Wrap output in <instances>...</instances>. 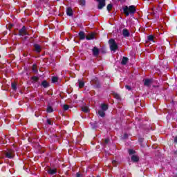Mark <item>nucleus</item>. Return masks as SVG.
<instances>
[{
	"mask_svg": "<svg viewBox=\"0 0 177 177\" xmlns=\"http://www.w3.org/2000/svg\"><path fill=\"white\" fill-rule=\"evenodd\" d=\"M136 12V7L133 5L129 6H125L123 7V13H124L126 17L129 16V15H133Z\"/></svg>",
	"mask_w": 177,
	"mask_h": 177,
	"instance_id": "1",
	"label": "nucleus"
},
{
	"mask_svg": "<svg viewBox=\"0 0 177 177\" xmlns=\"http://www.w3.org/2000/svg\"><path fill=\"white\" fill-rule=\"evenodd\" d=\"M91 85H92L95 89H100V88H102V84H100L99 79L96 77H93L91 79Z\"/></svg>",
	"mask_w": 177,
	"mask_h": 177,
	"instance_id": "2",
	"label": "nucleus"
},
{
	"mask_svg": "<svg viewBox=\"0 0 177 177\" xmlns=\"http://www.w3.org/2000/svg\"><path fill=\"white\" fill-rule=\"evenodd\" d=\"M109 44L110 46V50H111V52H115L118 49V44H117L114 39H110L109 40Z\"/></svg>",
	"mask_w": 177,
	"mask_h": 177,
	"instance_id": "3",
	"label": "nucleus"
},
{
	"mask_svg": "<svg viewBox=\"0 0 177 177\" xmlns=\"http://www.w3.org/2000/svg\"><path fill=\"white\" fill-rule=\"evenodd\" d=\"M5 156L6 158H10V160H12V158H15V150H8L7 151L5 152Z\"/></svg>",
	"mask_w": 177,
	"mask_h": 177,
	"instance_id": "4",
	"label": "nucleus"
},
{
	"mask_svg": "<svg viewBox=\"0 0 177 177\" xmlns=\"http://www.w3.org/2000/svg\"><path fill=\"white\" fill-rule=\"evenodd\" d=\"M19 37H24V35H30L27 32V28L26 26H23L19 30Z\"/></svg>",
	"mask_w": 177,
	"mask_h": 177,
	"instance_id": "5",
	"label": "nucleus"
},
{
	"mask_svg": "<svg viewBox=\"0 0 177 177\" xmlns=\"http://www.w3.org/2000/svg\"><path fill=\"white\" fill-rule=\"evenodd\" d=\"M98 2L97 9L102 10L106 6V0H97Z\"/></svg>",
	"mask_w": 177,
	"mask_h": 177,
	"instance_id": "6",
	"label": "nucleus"
},
{
	"mask_svg": "<svg viewBox=\"0 0 177 177\" xmlns=\"http://www.w3.org/2000/svg\"><path fill=\"white\" fill-rule=\"evenodd\" d=\"M34 50L36 52V53H41L42 50V47L39 44H35L33 45Z\"/></svg>",
	"mask_w": 177,
	"mask_h": 177,
	"instance_id": "7",
	"label": "nucleus"
},
{
	"mask_svg": "<svg viewBox=\"0 0 177 177\" xmlns=\"http://www.w3.org/2000/svg\"><path fill=\"white\" fill-rule=\"evenodd\" d=\"M96 35L95 32L88 33L87 36H86V39L87 41H92V39H95V37Z\"/></svg>",
	"mask_w": 177,
	"mask_h": 177,
	"instance_id": "8",
	"label": "nucleus"
},
{
	"mask_svg": "<svg viewBox=\"0 0 177 177\" xmlns=\"http://www.w3.org/2000/svg\"><path fill=\"white\" fill-rule=\"evenodd\" d=\"M92 52L93 56H99V53H100V50H99V48H97V47H94L92 49Z\"/></svg>",
	"mask_w": 177,
	"mask_h": 177,
	"instance_id": "9",
	"label": "nucleus"
},
{
	"mask_svg": "<svg viewBox=\"0 0 177 177\" xmlns=\"http://www.w3.org/2000/svg\"><path fill=\"white\" fill-rule=\"evenodd\" d=\"M57 173V169L49 168L48 170V174H49V175H55Z\"/></svg>",
	"mask_w": 177,
	"mask_h": 177,
	"instance_id": "10",
	"label": "nucleus"
},
{
	"mask_svg": "<svg viewBox=\"0 0 177 177\" xmlns=\"http://www.w3.org/2000/svg\"><path fill=\"white\" fill-rule=\"evenodd\" d=\"M79 38L81 41H84V39H85V38H86V36H85V32L84 31H80L79 32Z\"/></svg>",
	"mask_w": 177,
	"mask_h": 177,
	"instance_id": "11",
	"label": "nucleus"
},
{
	"mask_svg": "<svg viewBox=\"0 0 177 177\" xmlns=\"http://www.w3.org/2000/svg\"><path fill=\"white\" fill-rule=\"evenodd\" d=\"M122 35L123 37H124V38H128V37H129L130 33H129V30H128V29H123L122 30Z\"/></svg>",
	"mask_w": 177,
	"mask_h": 177,
	"instance_id": "12",
	"label": "nucleus"
},
{
	"mask_svg": "<svg viewBox=\"0 0 177 177\" xmlns=\"http://www.w3.org/2000/svg\"><path fill=\"white\" fill-rule=\"evenodd\" d=\"M129 61V59L127 57H123L121 61V64H122V66H126V64H128V62Z\"/></svg>",
	"mask_w": 177,
	"mask_h": 177,
	"instance_id": "13",
	"label": "nucleus"
},
{
	"mask_svg": "<svg viewBox=\"0 0 177 177\" xmlns=\"http://www.w3.org/2000/svg\"><path fill=\"white\" fill-rule=\"evenodd\" d=\"M66 15L67 16H73V15H74V12H73V8H71V7L68 8L66 9Z\"/></svg>",
	"mask_w": 177,
	"mask_h": 177,
	"instance_id": "14",
	"label": "nucleus"
},
{
	"mask_svg": "<svg viewBox=\"0 0 177 177\" xmlns=\"http://www.w3.org/2000/svg\"><path fill=\"white\" fill-rule=\"evenodd\" d=\"M50 85L49 84V82H48V81L46 80H43L41 82V86H43V88H49Z\"/></svg>",
	"mask_w": 177,
	"mask_h": 177,
	"instance_id": "15",
	"label": "nucleus"
},
{
	"mask_svg": "<svg viewBox=\"0 0 177 177\" xmlns=\"http://www.w3.org/2000/svg\"><path fill=\"white\" fill-rule=\"evenodd\" d=\"M101 110H102L103 111H107L109 110V105L106 104H102Z\"/></svg>",
	"mask_w": 177,
	"mask_h": 177,
	"instance_id": "16",
	"label": "nucleus"
},
{
	"mask_svg": "<svg viewBox=\"0 0 177 177\" xmlns=\"http://www.w3.org/2000/svg\"><path fill=\"white\" fill-rule=\"evenodd\" d=\"M131 161L133 162H138V161H139V156H138L136 155H133L131 156Z\"/></svg>",
	"mask_w": 177,
	"mask_h": 177,
	"instance_id": "17",
	"label": "nucleus"
},
{
	"mask_svg": "<svg viewBox=\"0 0 177 177\" xmlns=\"http://www.w3.org/2000/svg\"><path fill=\"white\" fill-rule=\"evenodd\" d=\"M151 84V80L150 79L145 80L144 82V85L145 86H150V84Z\"/></svg>",
	"mask_w": 177,
	"mask_h": 177,
	"instance_id": "18",
	"label": "nucleus"
},
{
	"mask_svg": "<svg viewBox=\"0 0 177 177\" xmlns=\"http://www.w3.org/2000/svg\"><path fill=\"white\" fill-rule=\"evenodd\" d=\"M98 114L100 117H105L106 116V113H104V111L100 109L98 111Z\"/></svg>",
	"mask_w": 177,
	"mask_h": 177,
	"instance_id": "19",
	"label": "nucleus"
},
{
	"mask_svg": "<svg viewBox=\"0 0 177 177\" xmlns=\"http://www.w3.org/2000/svg\"><path fill=\"white\" fill-rule=\"evenodd\" d=\"M147 39L149 42H154V36L153 35H149Z\"/></svg>",
	"mask_w": 177,
	"mask_h": 177,
	"instance_id": "20",
	"label": "nucleus"
},
{
	"mask_svg": "<svg viewBox=\"0 0 177 177\" xmlns=\"http://www.w3.org/2000/svg\"><path fill=\"white\" fill-rule=\"evenodd\" d=\"M32 71H33V73H35L37 74V73H38V69H37V64H33L32 66Z\"/></svg>",
	"mask_w": 177,
	"mask_h": 177,
	"instance_id": "21",
	"label": "nucleus"
},
{
	"mask_svg": "<svg viewBox=\"0 0 177 177\" xmlns=\"http://www.w3.org/2000/svg\"><path fill=\"white\" fill-rule=\"evenodd\" d=\"M51 81L53 84H55V82H57V81H59V77H56V76H53L51 79Z\"/></svg>",
	"mask_w": 177,
	"mask_h": 177,
	"instance_id": "22",
	"label": "nucleus"
},
{
	"mask_svg": "<svg viewBox=\"0 0 177 177\" xmlns=\"http://www.w3.org/2000/svg\"><path fill=\"white\" fill-rule=\"evenodd\" d=\"M84 86H85V82L81 80H79V88H84Z\"/></svg>",
	"mask_w": 177,
	"mask_h": 177,
	"instance_id": "23",
	"label": "nucleus"
},
{
	"mask_svg": "<svg viewBox=\"0 0 177 177\" xmlns=\"http://www.w3.org/2000/svg\"><path fill=\"white\" fill-rule=\"evenodd\" d=\"M46 111H47L48 113H53V108L52 106H50L48 105V106H47Z\"/></svg>",
	"mask_w": 177,
	"mask_h": 177,
	"instance_id": "24",
	"label": "nucleus"
},
{
	"mask_svg": "<svg viewBox=\"0 0 177 177\" xmlns=\"http://www.w3.org/2000/svg\"><path fill=\"white\" fill-rule=\"evenodd\" d=\"M11 88L12 91H16V89H17V84L16 83H12Z\"/></svg>",
	"mask_w": 177,
	"mask_h": 177,
	"instance_id": "25",
	"label": "nucleus"
},
{
	"mask_svg": "<svg viewBox=\"0 0 177 177\" xmlns=\"http://www.w3.org/2000/svg\"><path fill=\"white\" fill-rule=\"evenodd\" d=\"M145 140V138H138V142L140 143V145L141 146V147H143V141Z\"/></svg>",
	"mask_w": 177,
	"mask_h": 177,
	"instance_id": "26",
	"label": "nucleus"
},
{
	"mask_svg": "<svg viewBox=\"0 0 177 177\" xmlns=\"http://www.w3.org/2000/svg\"><path fill=\"white\" fill-rule=\"evenodd\" d=\"M112 9H113V4L112 3L108 4L106 6V10H108V12H110V10H111Z\"/></svg>",
	"mask_w": 177,
	"mask_h": 177,
	"instance_id": "27",
	"label": "nucleus"
},
{
	"mask_svg": "<svg viewBox=\"0 0 177 177\" xmlns=\"http://www.w3.org/2000/svg\"><path fill=\"white\" fill-rule=\"evenodd\" d=\"M82 111L84 113H89V109H88L86 106L82 107Z\"/></svg>",
	"mask_w": 177,
	"mask_h": 177,
	"instance_id": "28",
	"label": "nucleus"
},
{
	"mask_svg": "<svg viewBox=\"0 0 177 177\" xmlns=\"http://www.w3.org/2000/svg\"><path fill=\"white\" fill-rule=\"evenodd\" d=\"M32 81H33L34 82H37V81L39 80V77H37V76H33L31 77Z\"/></svg>",
	"mask_w": 177,
	"mask_h": 177,
	"instance_id": "29",
	"label": "nucleus"
},
{
	"mask_svg": "<svg viewBox=\"0 0 177 177\" xmlns=\"http://www.w3.org/2000/svg\"><path fill=\"white\" fill-rule=\"evenodd\" d=\"M109 142H110V139L109 138H106L105 140H104L103 146H107Z\"/></svg>",
	"mask_w": 177,
	"mask_h": 177,
	"instance_id": "30",
	"label": "nucleus"
},
{
	"mask_svg": "<svg viewBox=\"0 0 177 177\" xmlns=\"http://www.w3.org/2000/svg\"><path fill=\"white\" fill-rule=\"evenodd\" d=\"M79 3L81 6H85V0H79Z\"/></svg>",
	"mask_w": 177,
	"mask_h": 177,
	"instance_id": "31",
	"label": "nucleus"
},
{
	"mask_svg": "<svg viewBox=\"0 0 177 177\" xmlns=\"http://www.w3.org/2000/svg\"><path fill=\"white\" fill-rule=\"evenodd\" d=\"M68 109H70V106H68L67 104L64 105L63 109L64 110V111H67V110H68Z\"/></svg>",
	"mask_w": 177,
	"mask_h": 177,
	"instance_id": "32",
	"label": "nucleus"
},
{
	"mask_svg": "<svg viewBox=\"0 0 177 177\" xmlns=\"http://www.w3.org/2000/svg\"><path fill=\"white\" fill-rule=\"evenodd\" d=\"M136 153V151H135V150L133 149H129V154L130 156H132V154H135Z\"/></svg>",
	"mask_w": 177,
	"mask_h": 177,
	"instance_id": "33",
	"label": "nucleus"
},
{
	"mask_svg": "<svg viewBox=\"0 0 177 177\" xmlns=\"http://www.w3.org/2000/svg\"><path fill=\"white\" fill-rule=\"evenodd\" d=\"M46 122L48 125H53V122H52V120L50 119H47Z\"/></svg>",
	"mask_w": 177,
	"mask_h": 177,
	"instance_id": "34",
	"label": "nucleus"
},
{
	"mask_svg": "<svg viewBox=\"0 0 177 177\" xmlns=\"http://www.w3.org/2000/svg\"><path fill=\"white\" fill-rule=\"evenodd\" d=\"M125 88L128 90V91H131L132 89V88L131 87V86L129 85H126Z\"/></svg>",
	"mask_w": 177,
	"mask_h": 177,
	"instance_id": "35",
	"label": "nucleus"
},
{
	"mask_svg": "<svg viewBox=\"0 0 177 177\" xmlns=\"http://www.w3.org/2000/svg\"><path fill=\"white\" fill-rule=\"evenodd\" d=\"M114 96H115V99H120V95H118V93H115V94H114Z\"/></svg>",
	"mask_w": 177,
	"mask_h": 177,
	"instance_id": "36",
	"label": "nucleus"
},
{
	"mask_svg": "<svg viewBox=\"0 0 177 177\" xmlns=\"http://www.w3.org/2000/svg\"><path fill=\"white\" fill-rule=\"evenodd\" d=\"M128 138V133H124L122 139H127Z\"/></svg>",
	"mask_w": 177,
	"mask_h": 177,
	"instance_id": "37",
	"label": "nucleus"
},
{
	"mask_svg": "<svg viewBox=\"0 0 177 177\" xmlns=\"http://www.w3.org/2000/svg\"><path fill=\"white\" fill-rule=\"evenodd\" d=\"M76 177H82V174H81V173H80V172H77L76 174Z\"/></svg>",
	"mask_w": 177,
	"mask_h": 177,
	"instance_id": "38",
	"label": "nucleus"
},
{
	"mask_svg": "<svg viewBox=\"0 0 177 177\" xmlns=\"http://www.w3.org/2000/svg\"><path fill=\"white\" fill-rule=\"evenodd\" d=\"M13 28V24L8 25V30H10V28Z\"/></svg>",
	"mask_w": 177,
	"mask_h": 177,
	"instance_id": "39",
	"label": "nucleus"
},
{
	"mask_svg": "<svg viewBox=\"0 0 177 177\" xmlns=\"http://www.w3.org/2000/svg\"><path fill=\"white\" fill-rule=\"evenodd\" d=\"M174 143H176L177 145V136L176 137H174Z\"/></svg>",
	"mask_w": 177,
	"mask_h": 177,
	"instance_id": "40",
	"label": "nucleus"
},
{
	"mask_svg": "<svg viewBox=\"0 0 177 177\" xmlns=\"http://www.w3.org/2000/svg\"><path fill=\"white\" fill-rule=\"evenodd\" d=\"M28 142H30V143H32V138H28Z\"/></svg>",
	"mask_w": 177,
	"mask_h": 177,
	"instance_id": "41",
	"label": "nucleus"
},
{
	"mask_svg": "<svg viewBox=\"0 0 177 177\" xmlns=\"http://www.w3.org/2000/svg\"><path fill=\"white\" fill-rule=\"evenodd\" d=\"M28 39V37H24L23 38L24 41H26Z\"/></svg>",
	"mask_w": 177,
	"mask_h": 177,
	"instance_id": "42",
	"label": "nucleus"
},
{
	"mask_svg": "<svg viewBox=\"0 0 177 177\" xmlns=\"http://www.w3.org/2000/svg\"><path fill=\"white\" fill-rule=\"evenodd\" d=\"M148 127H149L148 129H151V127H150V124H148Z\"/></svg>",
	"mask_w": 177,
	"mask_h": 177,
	"instance_id": "43",
	"label": "nucleus"
},
{
	"mask_svg": "<svg viewBox=\"0 0 177 177\" xmlns=\"http://www.w3.org/2000/svg\"><path fill=\"white\" fill-rule=\"evenodd\" d=\"M53 136H54L55 138H57V136H56V134H53Z\"/></svg>",
	"mask_w": 177,
	"mask_h": 177,
	"instance_id": "44",
	"label": "nucleus"
},
{
	"mask_svg": "<svg viewBox=\"0 0 177 177\" xmlns=\"http://www.w3.org/2000/svg\"><path fill=\"white\" fill-rule=\"evenodd\" d=\"M112 163L115 164V160H113Z\"/></svg>",
	"mask_w": 177,
	"mask_h": 177,
	"instance_id": "45",
	"label": "nucleus"
},
{
	"mask_svg": "<svg viewBox=\"0 0 177 177\" xmlns=\"http://www.w3.org/2000/svg\"><path fill=\"white\" fill-rule=\"evenodd\" d=\"M57 1H60V0H57Z\"/></svg>",
	"mask_w": 177,
	"mask_h": 177,
	"instance_id": "46",
	"label": "nucleus"
}]
</instances>
